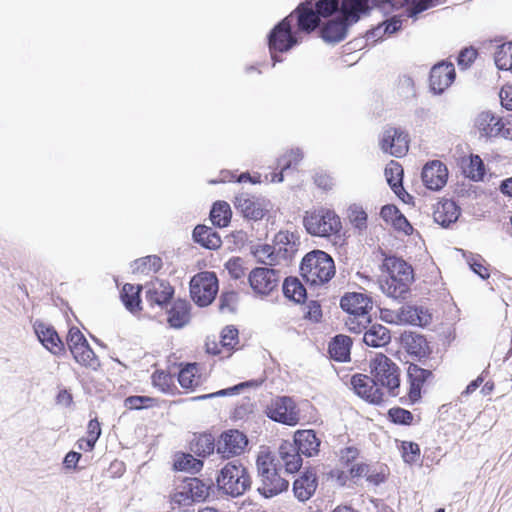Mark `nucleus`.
<instances>
[{
	"instance_id": "1",
	"label": "nucleus",
	"mask_w": 512,
	"mask_h": 512,
	"mask_svg": "<svg viewBox=\"0 0 512 512\" xmlns=\"http://www.w3.org/2000/svg\"><path fill=\"white\" fill-rule=\"evenodd\" d=\"M383 267L388 272V278L380 282L381 290L389 297H402L413 281V270L409 264L397 257H387Z\"/></svg>"
},
{
	"instance_id": "2",
	"label": "nucleus",
	"mask_w": 512,
	"mask_h": 512,
	"mask_svg": "<svg viewBox=\"0 0 512 512\" xmlns=\"http://www.w3.org/2000/svg\"><path fill=\"white\" fill-rule=\"evenodd\" d=\"M300 271L307 283L317 286L328 282L335 275V265L326 252L314 250L305 255Z\"/></svg>"
},
{
	"instance_id": "3",
	"label": "nucleus",
	"mask_w": 512,
	"mask_h": 512,
	"mask_svg": "<svg viewBox=\"0 0 512 512\" xmlns=\"http://www.w3.org/2000/svg\"><path fill=\"white\" fill-rule=\"evenodd\" d=\"M256 465L261 481L258 491L266 498L278 495L288 488L289 482L279 475L277 465L270 453H260Z\"/></svg>"
},
{
	"instance_id": "4",
	"label": "nucleus",
	"mask_w": 512,
	"mask_h": 512,
	"mask_svg": "<svg viewBox=\"0 0 512 512\" xmlns=\"http://www.w3.org/2000/svg\"><path fill=\"white\" fill-rule=\"evenodd\" d=\"M217 485L226 494L238 497L251 487V478L240 460H233L220 470Z\"/></svg>"
},
{
	"instance_id": "5",
	"label": "nucleus",
	"mask_w": 512,
	"mask_h": 512,
	"mask_svg": "<svg viewBox=\"0 0 512 512\" xmlns=\"http://www.w3.org/2000/svg\"><path fill=\"white\" fill-rule=\"evenodd\" d=\"M312 1H306L296 10V19L298 29L304 32H311L319 25V17H328L339 8V0H320L315 4Z\"/></svg>"
},
{
	"instance_id": "6",
	"label": "nucleus",
	"mask_w": 512,
	"mask_h": 512,
	"mask_svg": "<svg viewBox=\"0 0 512 512\" xmlns=\"http://www.w3.org/2000/svg\"><path fill=\"white\" fill-rule=\"evenodd\" d=\"M370 373L375 383L387 389L388 394H400V369L386 354H378L370 363Z\"/></svg>"
},
{
	"instance_id": "7",
	"label": "nucleus",
	"mask_w": 512,
	"mask_h": 512,
	"mask_svg": "<svg viewBox=\"0 0 512 512\" xmlns=\"http://www.w3.org/2000/svg\"><path fill=\"white\" fill-rule=\"evenodd\" d=\"M303 224L306 231L316 237H330L339 233L342 228L339 216L325 208L306 212Z\"/></svg>"
},
{
	"instance_id": "8",
	"label": "nucleus",
	"mask_w": 512,
	"mask_h": 512,
	"mask_svg": "<svg viewBox=\"0 0 512 512\" xmlns=\"http://www.w3.org/2000/svg\"><path fill=\"white\" fill-rule=\"evenodd\" d=\"M341 308L350 314L346 324L351 330L365 328L370 322L369 311L372 309V300L363 293H346L340 301Z\"/></svg>"
},
{
	"instance_id": "9",
	"label": "nucleus",
	"mask_w": 512,
	"mask_h": 512,
	"mask_svg": "<svg viewBox=\"0 0 512 512\" xmlns=\"http://www.w3.org/2000/svg\"><path fill=\"white\" fill-rule=\"evenodd\" d=\"M218 279L214 272L204 271L194 275L190 281V294L201 307L210 305L218 293Z\"/></svg>"
},
{
	"instance_id": "10",
	"label": "nucleus",
	"mask_w": 512,
	"mask_h": 512,
	"mask_svg": "<svg viewBox=\"0 0 512 512\" xmlns=\"http://www.w3.org/2000/svg\"><path fill=\"white\" fill-rule=\"evenodd\" d=\"M296 18L295 12L284 18L270 32L268 37L269 50L275 62L281 61L275 55L276 52H287L298 43V38L291 32V23Z\"/></svg>"
},
{
	"instance_id": "11",
	"label": "nucleus",
	"mask_w": 512,
	"mask_h": 512,
	"mask_svg": "<svg viewBox=\"0 0 512 512\" xmlns=\"http://www.w3.org/2000/svg\"><path fill=\"white\" fill-rule=\"evenodd\" d=\"M267 415L273 421L289 426L297 425L300 419L295 401L288 396L273 399L267 408Z\"/></svg>"
},
{
	"instance_id": "12",
	"label": "nucleus",
	"mask_w": 512,
	"mask_h": 512,
	"mask_svg": "<svg viewBox=\"0 0 512 512\" xmlns=\"http://www.w3.org/2000/svg\"><path fill=\"white\" fill-rule=\"evenodd\" d=\"M379 146L384 153L400 158L408 152L409 136L400 128L388 127L380 136Z\"/></svg>"
},
{
	"instance_id": "13",
	"label": "nucleus",
	"mask_w": 512,
	"mask_h": 512,
	"mask_svg": "<svg viewBox=\"0 0 512 512\" xmlns=\"http://www.w3.org/2000/svg\"><path fill=\"white\" fill-rule=\"evenodd\" d=\"M236 209L247 219L261 220L269 211L270 201L263 197H257L248 193H240L235 197Z\"/></svg>"
},
{
	"instance_id": "14",
	"label": "nucleus",
	"mask_w": 512,
	"mask_h": 512,
	"mask_svg": "<svg viewBox=\"0 0 512 512\" xmlns=\"http://www.w3.org/2000/svg\"><path fill=\"white\" fill-rule=\"evenodd\" d=\"M281 279L280 272L276 269L258 267L249 274V283L255 293L269 295L279 286Z\"/></svg>"
},
{
	"instance_id": "15",
	"label": "nucleus",
	"mask_w": 512,
	"mask_h": 512,
	"mask_svg": "<svg viewBox=\"0 0 512 512\" xmlns=\"http://www.w3.org/2000/svg\"><path fill=\"white\" fill-rule=\"evenodd\" d=\"M248 444L245 434L238 430L223 432L216 443V451L222 458H231L242 454Z\"/></svg>"
},
{
	"instance_id": "16",
	"label": "nucleus",
	"mask_w": 512,
	"mask_h": 512,
	"mask_svg": "<svg viewBox=\"0 0 512 512\" xmlns=\"http://www.w3.org/2000/svg\"><path fill=\"white\" fill-rule=\"evenodd\" d=\"M354 391L361 398L372 404H380L383 401V392L374 381V377L363 374L354 375L351 379Z\"/></svg>"
},
{
	"instance_id": "17",
	"label": "nucleus",
	"mask_w": 512,
	"mask_h": 512,
	"mask_svg": "<svg viewBox=\"0 0 512 512\" xmlns=\"http://www.w3.org/2000/svg\"><path fill=\"white\" fill-rule=\"evenodd\" d=\"M340 17L334 20H330L322 29L321 35L327 43H337L342 41L347 33V29L350 25L357 21H351L350 16L344 11L343 1L340 6Z\"/></svg>"
},
{
	"instance_id": "18",
	"label": "nucleus",
	"mask_w": 512,
	"mask_h": 512,
	"mask_svg": "<svg viewBox=\"0 0 512 512\" xmlns=\"http://www.w3.org/2000/svg\"><path fill=\"white\" fill-rule=\"evenodd\" d=\"M455 68L452 63L441 62L430 71V88L434 94L443 93L455 79Z\"/></svg>"
},
{
	"instance_id": "19",
	"label": "nucleus",
	"mask_w": 512,
	"mask_h": 512,
	"mask_svg": "<svg viewBox=\"0 0 512 512\" xmlns=\"http://www.w3.org/2000/svg\"><path fill=\"white\" fill-rule=\"evenodd\" d=\"M405 2L409 7H412V2L410 0H398L400 5ZM369 3L372 6H380L383 9L386 8L387 4L394 6L395 3L392 0H343V8L344 11L350 16L351 21H358L362 14H366L369 10Z\"/></svg>"
},
{
	"instance_id": "20",
	"label": "nucleus",
	"mask_w": 512,
	"mask_h": 512,
	"mask_svg": "<svg viewBox=\"0 0 512 512\" xmlns=\"http://www.w3.org/2000/svg\"><path fill=\"white\" fill-rule=\"evenodd\" d=\"M448 170L446 166L438 161L427 163L422 170V181L431 190H439L447 182Z\"/></svg>"
},
{
	"instance_id": "21",
	"label": "nucleus",
	"mask_w": 512,
	"mask_h": 512,
	"mask_svg": "<svg viewBox=\"0 0 512 512\" xmlns=\"http://www.w3.org/2000/svg\"><path fill=\"white\" fill-rule=\"evenodd\" d=\"M318 486V479L314 469H306L293 483L295 497L305 502L315 493Z\"/></svg>"
},
{
	"instance_id": "22",
	"label": "nucleus",
	"mask_w": 512,
	"mask_h": 512,
	"mask_svg": "<svg viewBox=\"0 0 512 512\" xmlns=\"http://www.w3.org/2000/svg\"><path fill=\"white\" fill-rule=\"evenodd\" d=\"M475 126L481 136L491 138L502 134L504 137H507L503 132L504 124L501 118L491 111L479 113L475 120Z\"/></svg>"
},
{
	"instance_id": "23",
	"label": "nucleus",
	"mask_w": 512,
	"mask_h": 512,
	"mask_svg": "<svg viewBox=\"0 0 512 512\" xmlns=\"http://www.w3.org/2000/svg\"><path fill=\"white\" fill-rule=\"evenodd\" d=\"M279 459L282 461L286 472H298L302 466L301 453L297 449V445L292 441L284 440L278 448Z\"/></svg>"
},
{
	"instance_id": "24",
	"label": "nucleus",
	"mask_w": 512,
	"mask_h": 512,
	"mask_svg": "<svg viewBox=\"0 0 512 512\" xmlns=\"http://www.w3.org/2000/svg\"><path fill=\"white\" fill-rule=\"evenodd\" d=\"M292 443L297 445L302 455L313 457L318 454L321 441L313 430H298L294 434Z\"/></svg>"
},
{
	"instance_id": "25",
	"label": "nucleus",
	"mask_w": 512,
	"mask_h": 512,
	"mask_svg": "<svg viewBox=\"0 0 512 512\" xmlns=\"http://www.w3.org/2000/svg\"><path fill=\"white\" fill-rule=\"evenodd\" d=\"M173 293L168 282L156 279L147 285L146 298L151 305L163 306L172 298Z\"/></svg>"
},
{
	"instance_id": "26",
	"label": "nucleus",
	"mask_w": 512,
	"mask_h": 512,
	"mask_svg": "<svg viewBox=\"0 0 512 512\" xmlns=\"http://www.w3.org/2000/svg\"><path fill=\"white\" fill-rule=\"evenodd\" d=\"M459 215L460 211L456 203L452 200H445L437 204L433 217L436 223L442 227H448L451 223L456 222Z\"/></svg>"
},
{
	"instance_id": "27",
	"label": "nucleus",
	"mask_w": 512,
	"mask_h": 512,
	"mask_svg": "<svg viewBox=\"0 0 512 512\" xmlns=\"http://www.w3.org/2000/svg\"><path fill=\"white\" fill-rule=\"evenodd\" d=\"M190 320V305L185 300L174 301L168 311L167 321L173 328H182Z\"/></svg>"
},
{
	"instance_id": "28",
	"label": "nucleus",
	"mask_w": 512,
	"mask_h": 512,
	"mask_svg": "<svg viewBox=\"0 0 512 512\" xmlns=\"http://www.w3.org/2000/svg\"><path fill=\"white\" fill-rule=\"evenodd\" d=\"M194 240L207 249H218L221 246V237L212 228L198 225L193 231Z\"/></svg>"
},
{
	"instance_id": "29",
	"label": "nucleus",
	"mask_w": 512,
	"mask_h": 512,
	"mask_svg": "<svg viewBox=\"0 0 512 512\" xmlns=\"http://www.w3.org/2000/svg\"><path fill=\"white\" fill-rule=\"evenodd\" d=\"M34 331L44 348L50 352L62 343L55 329L45 323L36 322L34 324Z\"/></svg>"
},
{
	"instance_id": "30",
	"label": "nucleus",
	"mask_w": 512,
	"mask_h": 512,
	"mask_svg": "<svg viewBox=\"0 0 512 512\" xmlns=\"http://www.w3.org/2000/svg\"><path fill=\"white\" fill-rule=\"evenodd\" d=\"M363 342L370 347L380 348L390 341V334L386 327L373 325L363 336Z\"/></svg>"
},
{
	"instance_id": "31",
	"label": "nucleus",
	"mask_w": 512,
	"mask_h": 512,
	"mask_svg": "<svg viewBox=\"0 0 512 512\" xmlns=\"http://www.w3.org/2000/svg\"><path fill=\"white\" fill-rule=\"evenodd\" d=\"M263 382H264V379H254V380L245 381V382L239 383L233 387L222 389V390H219L214 393H209V394H204V395H200L197 397H193L192 400H206V399H211V398L221 397V396H231V395L239 393L244 388H257V387L261 386Z\"/></svg>"
},
{
	"instance_id": "32",
	"label": "nucleus",
	"mask_w": 512,
	"mask_h": 512,
	"mask_svg": "<svg viewBox=\"0 0 512 512\" xmlns=\"http://www.w3.org/2000/svg\"><path fill=\"white\" fill-rule=\"evenodd\" d=\"M401 343L406 352H431V348L424 336L416 332H405L401 336Z\"/></svg>"
},
{
	"instance_id": "33",
	"label": "nucleus",
	"mask_w": 512,
	"mask_h": 512,
	"mask_svg": "<svg viewBox=\"0 0 512 512\" xmlns=\"http://www.w3.org/2000/svg\"><path fill=\"white\" fill-rule=\"evenodd\" d=\"M385 177L386 180L391 187V189L399 195L403 190L402 186V177H403V168L402 166L396 162L391 160L386 168H385Z\"/></svg>"
},
{
	"instance_id": "34",
	"label": "nucleus",
	"mask_w": 512,
	"mask_h": 512,
	"mask_svg": "<svg viewBox=\"0 0 512 512\" xmlns=\"http://www.w3.org/2000/svg\"><path fill=\"white\" fill-rule=\"evenodd\" d=\"M199 367L197 363H187L178 373V382L184 389H192L199 384Z\"/></svg>"
},
{
	"instance_id": "35",
	"label": "nucleus",
	"mask_w": 512,
	"mask_h": 512,
	"mask_svg": "<svg viewBox=\"0 0 512 512\" xmlns=\"http://www.w3.org/2000/svg\"><path fill=\"white\" fill-rule=\"evenodd\" d=\"M203 462L191 454L177 453L174 457V468L178 471L197 473L201 470Z\"/></svg>"
},
{
	"instance_id": "36",
	"label": "nucleus",
	"mask_w": 512,
	"mask_h": 512,
	"mask_svg": "<svg viewBox=\"0 0 512 512\" xmlns=\"http://www.w3.org/2000/svg\"><path fill=\"white\" fill-rule=\"evenodd\" d=\"M285 297L296 303L302 302L306 297V290L297 278H286L283 283Z\"/></svg>"
},
{
	"instance_id": "37",
	"label": "nucleus",
	"mask_w": 512,
	"mask_h": 512,
	"mask_svg": "<svg viewBox=\"0 0 512 512\" xmlns=\"http://www.w3.org/2000/svg\"><path fill=\"white\" fill-rule=\"evenodd\" d=\"M231 209L227 202H216L211 210L210 218L214 225L218 227L228 226L231 219Z\"/></svg>"
},
{
	"instance_id": "38",
	"label": "nucleus",
	"mask_w": 512,
	"mask_h": 512,
	"mask_svg": "<svg viewBox=\"0 0 512 512\" xmlns=\"http://www.w3.org/2000/svg\"><path fill=\"white\" fill-rule=\"evenodd\" d=\"M216 443L211 434H202L191 442V450L198 456L205 457L213 453Z\"/></svg>"
},
{
	"instance_id": "39",
	"label": "nucleus",
	"mask_w": 512,
	"mask_h": 512,
	"mask_svg": "<svg viewBox=\"0 0 512 512\" xmlns=\"http://www.w3.org/2000/svg\"><path fill=\"white\" fill-rule=\"evenodd\" d=\"M161 266V259L151 255L136 260L132 265V270L134 273L149 274L157 272Z\"/></svg>"
},
{
	"instance_id": "40",
	"label": "nucleus",
	"mask_w": 512,
	"mask_h": 512,
	"mask_svg": "<svg viewBox=\"0 0 512 512\" xmlns=\"http://www.w3.org/2000/svg\"><path fill=\"white\" fill-rule=\"evenodd\" d=\"M67 345L71 352H85L86 350L92 352L86 338L77 327L70 328L67 335Z\"/></svg>"
},
{
	"instance_id": "41",
	"label": "nucleus",
	"mask_w": 512,
	"mask_h": 512,
	"mask_svg": "<svg viewBox=\"0 0 512 512\" xmlns=\"http://www.w3.org/2000/svg\"><path fill=\"white\" fill-rule=\"evenodd\" d=\"M464 173L474 181H480L485 175V167L478 155H471L464 166Z\"/></svg>"
},
{
	"instance_id": "42",
	"label": "nucleus",
	"mask_w": 512,
	"mask_h": 512,
	"mask_svg": "<svg viewBox=\"0 0 512 512\" xmlns=\"http://www.w3.org/2000/svg\"><path fill=\"white\" fill-rule=\"evenodd\" d=\"M274 247L269 244H262L253 246L252 254L258 262L265 265L273 266L277 262V255L275 254Z\"/></svg>"
},
{
	"instance_id": "43",
	"label": "nucleus",
	"mask_w": 512,
	"mask_h": 512,
	"mask_svg": "<svg viewBox=\"0 0 512 512\" xmlns=\"http://www.w3.org/2000/svg\"><path fill=\"white\" fill-rule=\"evenodd\" d=\"M140 290L141 286H134L132 284L124 285L121 293V298L128 310L134 311L136 308H138L140 304Z\"/></svg>"
},
{
	"instance_id": "44",
	"label": "nucleus",
	"mask_w": 512,
	"mask_h": 512,
	"mask_svg": "<svg viewBox=\"0 0 512 512\" xmlns=\"http://www.w3.org/2000/svg\"><path fill=\"white\" fill-rule=\"evenodd\" d=\"M302 159V153L299 149L292 150L288 155H284L279 159V165L282 171L279 174L273 173L271 182L280 183L283 181V172L289 169L292 164H297Z\"/></svg>"
},
{
	"instance_id": "45",
	"label": "nucleus",
	"mask_w": 512,
	"mask_h": 512,
	"mask_svg": "<svg viewBox=\"0 0 512 512\" xmlns=\"http://www.w3.org/2000/svg\"><path fill=\"white\" fill-rule=\"evenodd\" d=\"M184 489H187L192 501H201L208 496V486L197 478H188Z\"/></svg>"
},
{
	"instance_id": "46",
	"label": "nucleus",
	"mask_w": 512,
	"mask_h": 512,
	"mask_svg": "<svg viewBox=\"0 0 512 512\" xmlns=\"http://www.w3.org/2000/svg\"><path fill=\"white\" fill-rule=\"evenodd\" d=\"M417 315L418 306H403L396 314L397 320L391 319L390 323H405L417 326Z\"/></svg>"
},
{
	"instance_id": "47",
	"label": "nucleus",
	"mask_w": 512,
	"mask_h": 512,
	"mask_svg": "<svg viewBox=\"0 0 512 512\" xmlns=\"http://www.w3.org/2000/svg\"><path fill=\"white\" fill-rule=\"evenodd\" d=\"M353 339L346 335H336L329 343L328 352H350Z\"/></svg>"
},
{
	"instance_id": "48",
	"label": "nucleus",
	"mask_w": 512,
	"mask_h": 512,
	"mask_svg": "<svg viewBox=\"0 0 512 512\" xmlns=\"http://www.w3.org/2000/svg\"><path fill=\"white\" fill-rule=\"evenodd\" d=\"M152 384L162 392L168 393L173 385V377L165 371H156L152 375Z\"/></svg>"
},
{
	"instance_id": "49",
	"label": "nucleus",
	"mask_w": 512,
	"mask_h": 512,
	"mask_svg": "<svg viewBox=\"0 0 512 512\" xmlns=\"http://www.w3.org/2000/svg\"><path fill=\"white\" fill-rule=\"evenodd\" d=\"M220 338L222 348L234 349L238 343V330L232 326H227L222 330Z\"/></svg>"
},
{
	"instance_id": "50",
	"label": "nucleus",
	"mask_w": 512,
	"mask_h": 512,
	"mask_svg": "<svg viewBox=\"0 0 512 512\" xmlns=\"http://www.w3.org/2000/svg\"><path fill=\"white\" fill-rule=\"evenodd\" d=\"M155 400L148 396H129L124 400V405L128 409L139 410L153 406Z\"/></svg>"
},
{
	"instance_id": "51",
	"label": "nucleus",
	"mask_w": 512,
	"mask_h": 512,
	"mask_svg": "<svg viewBox=\"0 0 512 512\" xmlns=\"http://www.w3.org/2000/svg\"><path fill=\"white\" fill-rule=\"evenodd\" d=\"M412 7L407 8L408 17H416L421 12L438 5L439 0H410Z\"/></svg>"
},
{
	"instance_id": "52",
	"label": "nucleus",
	"mask_w": 512,
	"mask_h": 512,
	"mask_svg": "<svg viewBox=\"0 0 512 512\" xmlns=\"http://www.w3.org/2000/svg\"><path fill=\"white\" fill-rule=\"evenodd\" d=\"M388 414L391 421L396 424H410L413 419L412 413L403 408H391Z\"/></svg>"
},
{
	"instance_id": "53",
	"label": "nucleus",
	"mask_w": 512,
	"mask_h": 512,
	"mask_svg": "<svg viewBox=\"0 0 512 512\" xmlns=\"http://www.w3.org/2000/svg\"><path fill=\"white\" fill-rule=\"evenodd\" d=\"M75 361L80 365L90 368L92 370H97L100 366V361L96 354H71Z\"/></svg>"
},
{
	"instance_id": "54",
	"label": "nucleus",
	"mask_w": 512,
	"mask_h": 512,
	"mask_svg": "<svg viewBox=\"0 0 512 512\" xmlns=\"http://www.w3.org/2000/svg\"><path fill=\"white\" fill-rule=\"evenodd\" d=\"M101 435V427L98 420L91 419L87 425V437H88V446L94 447L95 443L97 442L98 438Z\"/></svg>"
},
{
	"instance_id": "55",
	"label": "nucleus",
	"mask_w": 512,
	"mask_h": 512,
	"mask_svg": "<svg viewBox=\"0 0 512 512\" xmlns=\"http://www.w3.org/2000/svg\"><path fill=\"white\" fill-rule=\"evenodd\" d=\"M403 458L405 462L411 463L416 460L420 454L419 445L413 442H403Z\"/></svg>"
},
{
	"instance_id": "56",
	"label": "nucleus",
	"mask_w": 512,
	"mask_h": 512,
	"mask_svg": "<svg viewBox=\"0 0 512 512\" xmlns=\"http://www.w3.org/2000/svg\"><path fill=\"white\" fill-rule=\"evenodd\" d=\"M349 218L355 227L361 229L366 225L367 214L361 208L354 207L350 209Z\"/></svg>"
},
{
	"instance_id": "57",
	"label": "nucleus",
	"mask_w": 512,
	"mask_h": 512,
	"mask_svg": "<svg viewBox=\"0 0 512 512\" xmlns=\"http://www.w3.org/2000/svg\"><path fill=\"white\" fill-rule=\"evenodd\" d=\"M236 294L234 292L222 293L219 299V309L222 312L233 311L236 302Z\"/></svg>"
},
{
	"instance_id": "58",
	"label": "nucleus",
	"mask_w": 512,
	"mask_h": 512,
	"mask_svg": "<svg viewBox=\"0 0 512 512\" xmlns=\"http://www.w3.org/2000/svg\"><path fill=\"white\" fill-rule=\"evenodd\" d=\"M359 455V451L355 447H346L340 452V462L344 465L349 466L352 464Z\"/></svg>"
},
{
	"instance_id": "59",
	"label": "nucleus",
	"mask_w": 512,
	"mask_h": 512,
	"mask_svg": "<svg viewBox=\"0 0 512 512\" xmlns=\"http://www.w3.org/2000/svg\"><path fill=\"white\" fill-rule=\"evenodd\" d=\"M400 211L394 205H385L380 211V215L383 220L387 223H393L395 219L400 215Z\"/></svg>"
},
{
	"instance_id": "60",
	"label": "nucleus",
	"mask_w": 512,
	"mask_h": 512,
	"mask_svg": "<svg viewBox=\"0 0 512 512\" xmlns=\"http://www.w3.org/2000/svg\"><path fill=\"white\" fill-rule=\"evenodd\" d=\"M477 52L473 48H466L461 51L458 57V64L464 68L468 67L476 58Z\"/></svg>"
},
{
	"instance_id": "61",
	"label": "nucleus",
	"mask_w": 512,
	"mask_h": 512,
	"mask_svg": "<svg viewBox=\"0 0 512 512\" xmlns=\"http://www.w3.org/2000/svg\"><path fill=\"white\" fill-rule=\"evenodd\" d=\"M226 268L228 269L229 274L235 279H239L244 275L240 259L229 260L226 264Z\"/></svg>"
},
{
	"instance_id": "62",
	"label": "nucleus",
	"mask_w": 512,
	"mask_h": 512,
	"mask_svg": "<svg viewBox=\"0 0 512 512\" xmlns=\"http://www.w3.org/2000/svg\"><path fill=\"white\" fill-rule=\"evenodd\" d=\"M501 105L507 110H512V85L504 86L499 92Z\"/></svg>"
},
{
	"instance_id": "63",
	"label": "nucleus",
	"mask_w": 512,
	"mask_h": 512,
	"mask_svg": "<svg viewBox=\"0 0 512 512\" xmlns=\"http://www.w3.org/2000/svg\"><path fill=\"white\" fill-rule=\"evenodd\" d=\"M421 388L422 384L419 380H413L410 378V388L408 392V397L411 403L417 402L421 397Z\"/></svg>"
},
{
	"instance_id": "64",
	"label": "nucleus",
	"mask_w": 512,
	"mask_h": 512,
	"mask_svg": "<svg viewBox=\"0 0 512 512\" xmlns=\"http://www.w3.org/2000/svg\"><path fill=\"white\" fill-rule=\"evenodd\" d=\"M392 225L397 230L404 232L406 235L411 234L413 231L412 226L410 225V223L407 221L403 214H400L392 223Z\"/></svg>"
}]
</instances>
